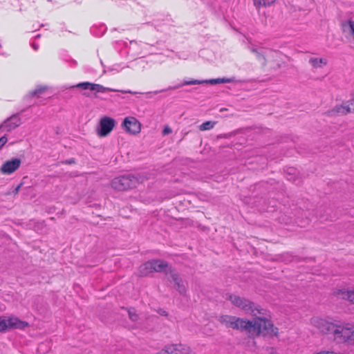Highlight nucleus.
Here are the masks:
<instances>
[{
    "instance_id": "1",
    "label": "nucleus",
    "mask_w": 354,
    "mask_h": 354,
    "mask_svg": "<svg viewBox=\"0 0 354 354\" xmlns=\"http://www.w3.org/2000/svg\"><path fill=\"white\" fill-rule=\"evenodd\" d=\"M226 299L230 301L233 306L243 310L245 313L255 317L253 320L239 317L235 324L234 330L245 332L250 337L254 338L260 336L262 324L258 321L257 314L262 316H267L268 310L249 299L240 297L235 294L227 293Z\"/></svg>"
},
{
    "instance_id": "2",
    "label": "nucleus",
    "mask_w": 354,
    "mask_h": 354,
    "mask_svg": "<svg viewBox=\"0 0 354 354\" xmlns=\"http://www.w3.org/2000/svg\"><path fill=\"white\" fill-rule=\"evenodd\" d=\"M310 322L322 333L332 335L337 343L354 345V326L340 321H328L318 317H312Z\"/></svg>"
},
{
    "instance_id": "3",
    "label": "nucleus",
    "mask_w": 354,
    "mask_h": 354,
    "mask_svg": "<svg viewBox=\"0 0 354 354\" xmlns=\"http://www.w3.org/2000/svg\"><path fill=\"white\" fill-rule=\"evenodd\" d=\"M145 178L139 174H127L114 178L111 180V187L117 191H127L133 189L144 182Z\"/></svg>"
},
{
    "instance_id": "4",
    "label": "nucleus",
    "mask_w": 354,
    "mask_h": 354,
    "mask_svg": "<svg viewBox=\"0 0 354 354\" xmlns=\"http://www.w3.org/2000/svg\"><path fill=\"white\" fill-rule=\"evenodd\" d=\"M29 324L21 321L16 317H0V333H5L10 329H24Z\"/></svg>"
},
{
    "instance_id": "5",
    "label": "nucleus",
    "mask_w": 354,
    "mask_h": 354,
    "mask_svg": "<svg viewBox=\"0 0 354 354\" xmlns=\"http://www.w3.org/2000/svg\"><path fill=\"white\" fill-rule=\"evenodd\" d=\"M73 88H82L83 90H90V91H94L97 93H104L106 91H113V92H121L122 93H131V94H136L137 92L131 91L130 90H117L111 88L109 87H105L101 84L91 83L89 82H83L77 84L76 85H73L71 87Z\"/></svg>"
},
{
    "instance_id": "6",
    "label": "nucleus",
    "mask_w": 354,
    "mask_h": 354,
    "mask_svg": "<svg viewBox=\"0 0 354 354\" xmlns=\"http://www.w3.org/2000/svg\"><path fill=\"white\" fill-rule=\"evenodd\" d=\"M165 277L167 281L174 283V288L180 295L185 296L186 295V287L184 285L182 277H180L176 268L172 267L170 268Z\"/></svg>"
},
{
    "instance_id": "7",
    "label": "nucleus",
    "mask_w": 354,
    "mask_h": 354,
    "mask_svg": "<svg viewBox=\"0 0 354 354\" xmlns=\"http://www.w3.org/2000/svg\"><path fill=\"white\" fill-rule=\"evenodd\" d=\"M116 124L115 119L109 116L102 117L98 123L96 131L97 135L101 137H106L114 129Z\"/></svg>"
},
{
    "instance_id": "8",
    "label": "nucleus",
    "mask_w": 354,
    "mask_h": 354,
    "mask_svg": "<svg viewBox=\"0 0 354 354\" xmlns=\"http://www.w3.org/2000/svg\"><path fill=\"white\" fill-rule=\"evenodd\" d=\"M257 319L262 324L261 335L270 337H277L279 328L273 324L270 319L262 315L258 316Z\"/></svg>"
},
{
    "instance_id": "9",
    "label": "nucleus",
    "mask_w": 354,
    "mask_h": 354,
    "mask_svg": "<svg viewBox=\"0 0 354 354\" xmlns=\"http://www.w3.org/2000/svg\"><path fill=\"white\" fill-rule=\"evenodd\" d=\"M25 109L21 110L20 112L12 114L11 116L6 119L0 125V130L4 129L7 132H10L15 129L21 124V118L20 114L23 113Z\"/></svg>"
},
{
    "instance_id": "10",
    "label": "nucleus",
    "mask_w": 354,
    "mask_h": 354,
    "mask_svg": "<svg viewBox=\"0 0 354 354\" xmlns=\"http://www.w3.org/2000/svg\"><path fill=\"white\" fill-rule=\"evenodd\" d=\"M122 129L132 135H136L141 131L140 122L134 117L125 118L122 123Z\"/></svg>"
},
{
    "instance_id": "11",
    "label": "nucleus",
    "mask_w": 354,
    "mask_h": 354,
    "mask_svg": "<svg viewBox=\"0 0 354 354\" xmlns=\"http://www.w3.org/2000/svg\"><path fill=\"white\" fill-rule=\"evenodd\" d=\"M354 99L351 102H346L342 104L336 105L333 109L328 110L326 114L330 117L346 115L348 113L354 112V109H351V105H353Z\"/></svg>"
},
{
    "instance_id": "12",
    "label": "nucleus",
    "mask_w": 354,
    "mask_h": 354,
    "mask_svg": "<svg viewBox=\"0 0 354 354\" xmlns=\"http://www.w3.org/2000/svg\"><path fill=\"white\" fill-rule=\"evenodd\" d=\"M21 165V160L19 158H13L5 161L0 167V172L4 175H10L16 171Z\"/></svg>"
},
{
    "instance_id": "13",
    "label": "nucleus",
    "mask_w": 354,
    "mask_h": 354,
    "mask_svg": "<svg viewBox=\"0 0 354 354\" xmlns=\"http://www.w3.org/2000/svg\"><path fill=\"white\" fill-rule=\"evenodd\" d=\"M212 84V85L217 84H218V78L204 80H184L182 83H180L177 85H175L173 86H169L167 89H163L160 91H156L154 93L156 94V93L163 92L167 90L177 89L183 86H186V85H195V84Z\"/></svg>"
},
{
    "instance_id": "14",
    "label": "nucleus",
    "mask_w": 354,
    "mask_h": 354,
    "mask_svg": "<svg viewBox=\"0 0 354 354\" xmlns=\"http://www.w3.org/2000/svg\"><path fill=\"white\" fill-rule=\"evenodd\" d=\"M160 354H190V350L189 348H183L182 344H173L166 346Z\"/></svg>"
},
{
    "instance_id": "15",
    "label": "nucleus",
    "mask_w": 354,
    "mask_h": 354,
    "mask_svg": "<svg viewBox=\"0 0 354 354\" xmlns=\"http://www.w3.org/2000/svg\"><path fill=\"white\" fill-rule=\"evenodd\" d=\"M152 262L153 272H163L165 276L167 274L168 270L173 267L167 261L160 259H153Z\"/></svg>"
},
{
    "instance_id": "16",
    "label": "nucleus",
    "mask_w": 354,
    "mask_h": 354,
    "mask_svg": "<svg viewBox=\"0 0 354 354\" xmlns=\"http://www.w3.org/2000/svg\"><path fill=\"white\" fill-rule=\"evenodd\" d=\"M153 272L152 259L145 262L141 264L138 268V276L139 277H144L148 276L149 274Z\"/></svg>"
},
{
    "instance_id": "17",
    "label": "nucleus",
    "mask_w": 354,
    "mask_h": 354,
    "mask_svg": "<svg viewBox=\"0 0 354 354\" xmlns=\"http://www.w3.org/2000/svg\"><path fill=\"white\" fill-rule=\"evenodd\" d=\"M238 318L239 317L236 316L222 315L218 318V321L221 324H224L227 328L234 329L236 326L234 324H236Z\"/></svg>"
},
{
    "instance_id": "18",
    "label": "nucleus",
    "mask_w": 354,
    "mask_h": 354,
    "mask_svg": "<svg viewBox=\"0 0 354 354\" xmlns=\"http://www.w3.org/2000/svg\"><path fill=\"white\" fill-rule=\"evenodd\" d=\"M248 48L252 53L256 55L258 60L262 62L263 66L266 65L267 61L262 48H257L255 46H248Z\"/></svg>"
},
{
    "instance_id": "19",
    "label": "nucleus",
    "mask_w": 354,
    "mask_h": 354,
    "mask_svg": "<svg viewBox=\"0 0 354 354\" xmlns=\"http://www.w3.org/2000/svg\"><path fill=\"white\" fill-rule=\"evenodd\" d=\"M335 295L338 298L351 301V299H353V297L354 290L340 289V290H337V291H335Z\"/></svg>"
},
{
    "instance_id": "20",
    "label": "nucleus",
    "mask_w": 354,
    "mask_h": 354,
    "mask_svg": "<svg viewBox=\"0 0 354 354\" xmlns=\"http://www.w3.org/2000/svg\"><path fill=\"white\" fill-rule=\"evenodd\" d=\"M122 308L127 310L129 318L131 321L136 322L138 320L139 315L137 314L136 310L134 308H133V307H130V308L122 307Z\"/></svg>"
},
{
    "instance_id": "21",
    "label": "nucleus",
    "mask_w": 354,
    "mask_h": 354,
    "mask_svg": "<svg viewBox=\"0 0 354 354\" xmlns=\"http://www.w3.org/2000/svg\"><path fill=\"white\" fill-rule=\"evenodd\" d=\"M310 64L314 67H321V64H326V61L322 58L311 57L309 60Z\"/></svg>"
},
{
    "instance_id": "22",
    "label": "nucleus",
    "mask_w": 354,
    "mask_h": 354,
    "mask_svg": "<svg viewBox=\"0 0 354 354\" xmlns=\"http://www.w3.org/2000/svg\"><path fill=\"white\" fill-rule=\"evenodd\" d=\"M47 88L48 87L46 86H39L35 90L30 91L28 95L30 97H32L44 93L47 90Z\"/></svg>"
},
{
    "instance_id": "23",
    "label": "nucleus",
    "mask_w": 354,
    "mask_h": 354,
    "mask_svg": "<svg viewBox=\"0 0 354 354\" xmlns=\"http://www.w3.org/2000/svg\"><path fill=\"white\" fill-rule=\"evenodd\" d=\"M296 170L294 168L288 169V171L286 173V178L288 180L291 181L292 183H296L298 180L297 177L295 175Z\"/></svg>"
},
{
    "instance_id": "24",
    "label": "nucleus",
    "mask_w": 354,
    "mask_h": 354,
    "mask_svg": "<svg viewBox=\"0 0 354 354\" xmlns=\"http://www.w3.org/2000/svg\"><path fill=\"white\" fill-rule=\"evenodd\" d=\"M216 124V122L213 121H206L203 122L202 124L199 126V129L201 131H207L214 128V125Z\"/></svg>"
},
{
    "instance_id": "25",
    "label": "nucleus",
    "mask_w": 354,
    "mask_h": 354,
    "mask_svg": "<svg viewBox=\"0 0 354 354\" xmlns=\"http://www.w3.org/2000/svg\"><path fill=\"white\" fill-rule=\"evenodd\" d=\"M257 6H270L273 4L276 0H253Z\"/></svg>"
},
{
    "instance_id": "26",
    "label": "nucleus",
    "mask_w": 354,
    "mask_h": 354,
    "mask_svg": "<svg viewBox=\"0 0 354 354\" xmlns=\"http://www.w3.org/2000/svg\"><path fill=\"white\" fill-rule=\"evenodd\" d=\"M22 185H23V183H19L12 191H11V192L8 191L6 193H5L4 195H6V196H8L10 194H13L15 196L17 195L19 193V189H21Z\"/></svg>"
},
{
    "instance_id": "27",
    "label": "nucleus",
    "mask_w": 354,
    "mask_h": 354,
    "mask_svg": "<svg viewBox=\"0 0 354 354\" xmlns=\"http://www.w3.org/2000/svg\"><path fill=\"white\" fill-rule=\"evenodd\" d=\"M236 134V131H232L228 133L219 134L217 136V138H230Z\"/></svg>"
},
{
    "instance_id": "28",
    "label": "nucleus",
    "mask_w": 354,
    "mask_h": 354,
    "mask_svg": "<svg viewBox=\"0 0 354 354\" xmlns=\"http://www.w3.org/2000/svg\"><path fill=\"white\" fill-rule=\"evenodd\" d=\"M61 163L62 165H73L76 163V160L74 158H71L70 159L61 161Z\"/></svg>"
},
{
    "instance_id": "29",
    "label": "nucleus",
    "mask_w": 354,
    "mask_h": 354,
    "mask_svg": "<svg viewBox=\"0 0 354 354\" xmlns=\"http://www.w3.org/2000/svg\"><path fill=\"white\" fill-rule=\"evenodd\" d=\"M7 142L8 138L6 135H4L0 138V149L6 145Z\"/></svg>"
},
{
    "instance_id": "30",
    "label": "nucleus",
    "mask_w": 354,
    "mask_h": 354,
    "mask_svg": "<svg viewBox=\"0 0 354 354\" xmlns=\"http://www.w3.org/2000/svg\"><path fill=\"white\" fill-rule=\"evenodd\" d=\"M218 84H223V83H229L232 82L233 81V79L232 78H218Z\"/></svg>"
},
{
    "instance_id": "31",
    "label": "nucleus",
    "mask_w": 354,
    "mask_h": 354,
    "mask_svg": "<svg viewBox=\"0 0 354 354\" xmlns=\"http://www.w3.org/2000/svg\"><path fill=\"white\" fill-rule=\"evenodd\" d=\"M171 132H172L171 129L169 127L166 126L163 129L162 133L163 136H166V135L171 133Z\"/></svg>"
},
{
    "instance_id": "32",
    "label": "nucleus",
    "mask_w": 354,
    "mask_h": 354,
    "mask_svg": "<svg viewBox=\"0 0 354 354\" xmlns=\"http://www.w3.org/2000/svg\"><path fill=\"white\" fill-rule=\"evenodd\" d=\"M284 64H285V63H284V62H282V63H277V68H281V67L283 66V65H284Z\"/></svg>"
},
{
    "instance_id": "33",
    "label": "nucleus",
    "mask_w": 354,
    "mask_h": 354,
    "mask_svg": "<svg viewBox=\"0 0 354 354\" xmlns=\"http://www.w3.org/2000/svg\"><path fill=\"white\" fill-rule=\"evenodd\" d=\"M32 46L34 48V50H37L38 49V46L34 43L32 44Z\"/></svg>"
},
{
    "instance_id": "34",
    "label": "nucleus",
    "mask_w": 354,
    "mask_h": 354,
    "mask_svg": "<svg viewBox=\"0 0 354 354\" xmlns=\"http://www.w3.org/2000/svg\"><path fill=\"white\" fill-rule=\"evenodd\" d=\"M83 95H84L85 97H89L91 96V94L89 93L84 92V93H83Z\"/></svg>"
},
{
    "instance_id": "35",
    "label": "nucleus",
    "mask_w": 354,
    "mask_h": 354,
    "mask_svg": "<svg viewBox=\"0 0 354 354\" xmlns=\"http://www.w3.org/2000/svg\"><path fill=\"white\" fill-rule=\"evenodd\" d=\"M161 311H162V313H160V315H164V316H167V313L165 310H161Z\"/></svg>"
},
{
    "instance_id": "36",
    "label": "nucleus",
    "mask_w": 354,
    "mask_h": 354,
    "mask_svg": "<svg viewBox=\"0 0 354 354\" xmlns=\"http://www.w3.org/2000/svg\"><path fill=\"white\" fill-rule=\"evenodd\" d=\"M226 110H227V109L222 108V109H220V112H223V111H225Z\"/></svg>"
},
{
    "instance_id": "37",
    "label": "nucleus",
    "mask_w": 354,
    "mask_h": 354,
    "mask_svg": "<svg viewBox=\"0 0 354 354\" xmlns=\"http://www.w3.org/2000/svg\"><path fill=\"white\" fill-rule=\"evenodd\" d=\"M72 64H76V61L75 60H73L72 61Z\"/></svg>"
},
{
    "instance_id": "38",
    "label": "nucleus",
    "mask_w": 354,
    "mask_h": 354,
    "mask_svg": "<svg viewBox=\"0 0 354 354\" xmlns=\"http://www.w3.org/2000/svg\"><path fill=\"white\" fill-rule=\"evenodd\" d=\"M351 109H354V103H353V105H351Z\"/></svg>"
}]
</instances>
